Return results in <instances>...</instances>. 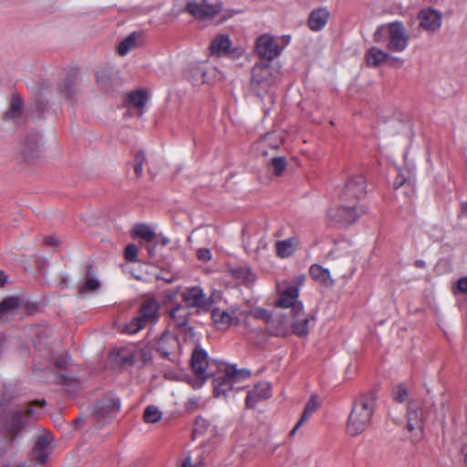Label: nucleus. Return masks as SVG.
I'll list each match as a JSON object with an SVG mask.
<instances>
[{
    "label": "nucleus",
    "mask_w": 467,
    "mask_h": 467,
    "mask_svg": "<svg viewBox=\"0 0 467 467\" xmlns=\"http://www.w3.org/2000/svg\"><path fill=\"white\" fill-rule=\"evenodd\" d=\"M425 418V405L421 401H410L407 410V429L410 432L415 431L416 441L422 436Z\"/></svg>",
    "instance_id": "0eeeda50"
},
{
    "label": "nucleus",
    "mask_w": 467,
    "mask_h": 467,
    "mask_svg": "<svg viewBox=\"0 0 467 467\" xmlns=\"http://www.w3.org/2000/svg\"><path fill=\"white\" fill-rule=\"evenodd\" d=\"M182 300L184 304L183 306L196 307L202 310H207L213 304L211 298H207L202 289L199 286H192L184 289L181 293Z\"/></svg>",
    "instance_id": "9b49d317"
},
{
    "label": "nucleus",
    "mask_w": 467,
    "mask_h": 467,
    "mask_svg": "<svg viewBox=\"0 0 467 467\" xmlns=\"http://www.w3.org/2000/svg\"><path fill=\"white\" fill-rule=\"evenodd\" d=\"M133 235L140 237L146 242H152L156 236L155 233L144 223H137L132 229Z\"/></svg>",
    "instance_id": "79ce46f5"
},
{
    "label": "nucleus",
    "mask_w": 467,
    "mask_h": 467,
    "mask_svg": "<svg viewBox=\"0 0 467 467\" xmlns=\"http://www.w3.org/2000/svg\"><path fill=\"white\" fill-rule=\"evenodd\" d=\"M120 355V359L122 361V363L124 364H133L134 362V358H135V353L133 352H130V351H121L119 353Z\"/></svg>",
    "instance_id": "3c124183"
},
{
    "label": "nucleus",
    "mask_w": 467,
    "mask_h": 467,
    "mask_svg": "<svg viewBox=\"0 0 467 467\" xmlns=\"http://www.w3.org/2000/svg\"><path fill=\"white\" fill-rule=\"evenodd\" d=\"M209 434L210 437L215 436L216 428L213 426L210 420L203 417H197L195 420L194 425V434Z\"/></svg>",
    "instance_id": "ea45409f"
},
{
    "label": "nucleus",
    "mask_w": 467,
    "mask_h": 467,
    "mask_svg": "<svg viewBox=\"0 0 467 467\" xmlns=\"http://www.w3.org/2000/svg\"><path fill=\"white\" fill-rule=\"evenodd\" d=\"M252 316L256 319H262V320L265 321L267 324V327H269V321H271L272 317H273L268 310H266L265 308H261V307L254 308L252 311Z\"/></svg>",
    "instance_id": "de8ad7c7"
},
{
    "label": "nucleus",
    "mask_w": 467,
    "mask_h": 467,
    "mask_svg": "<svg viewBox=\"0 0 467 467\" xmlns=\"http://www.w3.org/2000/svg\"><path fill=\"white\" fill-rule=\"evenodd\" d=\"M389 64L391 66V67H401L404 63V60L400 57H393L389 54V58H388V61Z\"/></svg>",
    "instance_id": "6e6d98bb"
},
{
    "label": "nucleus",
    "mask_w": 467,
    "mask_h": 467,
    "mask_svg": "<svg viewBox=\"0 0 467 467\" xmlns=\"http://www.w3.org/2000/svg\"><path fill=\"white\" fill-rule=\"evenodd\" d=\"M319 406L320 403L317 400V396L312 395L305 406L301 418L299 419L298 422L294 427V429L291 431V435H293L297 431V429L312 416V414L319 408Z\"/></svg>",
    "instance_id": "7c9ffc66"
},
{
    "label": "nucleus",
    "mask_w": 467,
    "mask_h": 467,
    "mask_svg": "<svg viewBox=\"0 0 467 467\" xmlns=\"http://www.w3.org/2000/svg\"><path fill=\"white\" fill-rule=\"evenodd\" d=\"M119 409V400L113 394H108L94 405L93 415L98 421L111 420Z\"/></svg>",
    "instance_id": "9d476101"
},
{
    "label": "nucleus",
    "mask_w": 467,
    "mask_h": 467,
    "mask_svg": "<svg viewBox=\"0 0 467 467\" xmlns=\"http://www.w3.org/2000/svg\"><path fill=\"white\" fill-rule=\"evenodd\" d=\"M331 267L336 275L348 279L353 275L355 271L354 258L350 254L335 257Z\"/></svg>",
    "instance_id": "a211bd4d"
},
{
    "label": "nucleus",
    "mask_w": 467,
    "mask_h": 467,
    "mask_svg": "<svg viewBox=\"0 0 467 467\" xmlns=\"http://www.w3.org/2000/svg\"><path fill=\"white\" fill-rule=\"evenodd\" d=\"M309 273L315 281L319 282L326 286H332L334 285L330 272L319 265H313L309 269Z\"/></svg>",
    "instance_id": "2f4dec72"
},
{
    "label": "nucleus",
    "mask_w": 467,
    "mask_h": 467,
    "mask_svg": "<svg viewBox=\"0 0 467 467\" xmlns=\"http://www.w3.org/2000/svg\"><path fill=\"white\" fill-rule=\"evenodd\" d=\"M42 152L40 135L36 132H30L26 135L20 145V154L27 162L35 161Z\"/></svg>",
    "instance_id": "ddd939ff"
},
{
    "label": "nucleus",
    "mask_w": 467,
    "mask_h": 467,
    "mask_svg": "<svg viewBox=\"0 0 467 467\" xmlns=\"http://www.w3.org/2000/svg\"><path fill=\"white\" fill-rule=\"evenodd\" d=\"M392 396L394 400L398 402H403L408 398V389L403 384L396 386L392 390Z\"/></svg>",
    "instance_id": "49530a36"
},
{
    "label": "nucleus",
    "mask_w": 467,
    "mask_h": 467,
    "mask_svg": "<svg viewBox=\"0 0 467 467\" xmlns=\"http://www.w3.org/2000/svg\"><path fill=\"white\" fill-rule=\"evenodd\" d=\"M290 325L295 335L305 337L309 333L310 323L315 320L314 316L304 310L303 305H296L294 310H288Z\"/></svg>",
    "instance_id": "1a4fd4ad"
},
{
    "label": "nucleus",
    "mask_w": 467,
    "mask_h": 467,
    "mask_svg": "<svg viewBox=\"0 0 467 467\" xmlns=\"http://www.w3.org/2000/svg\"><path fill=\"white\" fill-rule=\"evenodd\" d=\"M50 87H51L50 80H48V79L43 80L38 92L41 94H44L46 92V90L50 88Z\"/></svg>",
    "instance_id": "680f3d73"
},
{
    "label": "nucleus",
    "mask_w": 467,
    "mask_h": 467,
    "mask_svg": "<svg viewBox=\"0 0 467 467\" xmlns=\"http://www.w3.org/2000/svg\"><path fill=\"white\" fill-rule=\"evenodd\" d=\"M141 39V35L137 32H133L124 38L118 47V51L120 56L127 55L130 50L135 48L139 41Z\"/></svg>",
    "instance_id": "4c0bfd02"
},
{
    "label": "nucleus",
    "mask_w": 467,
    "mask_h": 467,
    "mask_svg": "<svg viewBox=\"0 0 467 467\" xmlns=\"http://www.w3.org/2000/svg\"><path fill=\"white\" fill-rule=\"evenodd\" d=\"M180 343L177 337L168 332L163 333L157 343V350L168 359L178 351Z\"/></svg>",
    "instance_id": "4be33fe9"
},
{
    "label": "nucleus",
    "mask_w": 467,
    "mask_h": 467,
    "mask_svg": "<svg viewBox=\"0 0 467 467\" xmlns=\"http://www.w3.org/2000/svg\"><path fill=\"white\" fill-rule=\"evenodd\" d=\"M270 395V384L267 382L258 383L253 390L248 392L245 400L246 406L254 408L259 400H266Z\"/></svg>",
    "instance_id": "393cba45"
},
{
    "label": "nucleus",
    "mask_w": 467,
    "mask_h": 467,
    "mask_svg": "<svg viewBox=\"0 0 467 467\" xmlns=\"http://www.w3.org/2000/svg\"><path fill=\"white\" fill-rule=\"evenodd\" d=\"M283 140L277 138L275 133L265 134V137L260 141V147L262 150V154L266 156L267 152L265 150L266 147H270L271 149L276 150L282 144Z\"/></svg>",
    "instance_id": "a19ab883"
},
{
    "label": "nucleus",
    "mask_w": 467,
    "mask_h": 467,
    "mask_svg": "<svg viewBox=\"0 0 467 467\" xmlns=\"http://www.w3.org/2000/svg\"><path fill=\"white\" fill-rule=\"evenodd\" d=\"M145 161H146V158H145V155H144V153L142 151H139L138 153H136V155L134 157V163L135 164L143 165Z\"/></svg>",
    "instance_id": "052dcab7"
},
{
    "label": "nucleus",
    "mask_w": 467,
    "mask_h": 467,
    "mask_svg": "<svg viewBox=\"0 0 467 467\" xmlns=\"http://www.w3.org/2000/svg\"><path fill=\"white\" fill-rule=\"evenodd\" d=\"M159 305L155 300H147L142 303L140 309V317L145 322H152L156 319Z\"/></svg>",
    "instance_id": "473e14b6"
},
{
    "label": "nucleus",
    "mask_w": 467,
    "mask_h": 467,
    "mask_svg": "<svg viewBox=\"0 0 467 467\" xmlns=\"http://www.w3.org/2000/svg\"><path fill=\"white\" fill-rule=\"evenodd\" d=\"M298 298V288L296 286L291 285L286 287L284 291L280 293L279 298L275 303L277 307H282L288 310H294L296 305H302L301 302L297 300Z\"/></svg>",
    "instance_id": "5701e85b"
},
{
    "label": "nucleus",
    "mask_w": 467,
    "mask_h": 467,
    "mask_svg": "<svg viewBox=\"0 0 467 467\" xmlns=\"http://www.w3.org/2000/svg\"><path fill=\"white\" fill-rule=\"evenodd\" d=\"M148 101V94L145 90L139 89L130 92L127 97V102L139 109V115L143 113V108Z\"/></svg>",
    "instance_id": "c9c22d12"
},
{
    "label": "nucleus",
    "mask_w": 467,
    "mask_h": 467,
    "mask_svg": "<svg viewBox=\"0 0 467 467\" xmlns=\"http://www.w3.org/2000/svg\"><path fill=\"white\" fill-rule=\"evenodd\" d=\"M134 171L138 177H140L143 173V165L134 163Z\"/></svg>",
    "instance_id": "0e129e2a"
},
{
    "label": "nucleus",
    "mask_w": 467,
    "mask_h": 467,
    "mask_svg": "<svg viewBox=\"0 0 467 467\" xmlns=\"http://www.w3.org/2000/svg\"><path fill=\"white\" fill-rule=\"evenodd\" d=\"M256 51L258 55L269 62L280 54L278 44L268 35H263L256 39Z\"/></svg>",
    "instance_id": "f3484780"
},
{
    "label": "nucleus",
    "mask_w": 467,
    "mask_h": 467,
    "mask_svg": "<svg viewBox=\"0 0 467 467\" xmlns=\"http://www.w3.org/2000/svg\"><path fill=\"white\" fill-rule=\"evenodd\" d=\"M274 80V69L269 62H260L253 67L250 88L257 96L266 93L273 85Z\"/></svg>",
    "instance_id": "20e7f679"
},
{
    "label": "nucleus",
    "mask_w": 467,
    "mask_h": 467,
    "mask_svg": "<svg viewBox=\"0 0 467 467\" xmlns=\"http://www.w3.org/2000/svg\"><path fill=\"white\" fill-rule=\"evenodd\" d=\"M197 257L201 261H209L212 258V253L208 248H201L197 252Z\"/></svg>",
    "instance_id": "603ef678"
},
{
    "label": "nucleus",
    "mask_w": 467,
    "mask_h": 467,
    "mask_svg": "<svg viewBox=\"0 0 467 467\" xmlns=\"http://www.w3.org/2000/svg\"><path fill=\"white\" fill-rule=\"evenodd\" d=\"M249 376L250 371L246 369L238 370L234 366L226 367L223 373L218 374L213 380L214 396L225 398L235 383Z\"/></svg>",
    "instance_id": "7ed1b4c3"
},
{
    "label": "nucleus",
    "mask_w": 467,
    "mask_h": 467,
    "mask_svg": "<svg viewBox=\"0 0 467 467\" xmlns=\"http://www.w3.org/2000/svg\"><path fill=\"white\" fill-rule=\"evenodd\" d=\"M286 167V160L285 157H273L269 162V168L273 174L280 176Z\"/></svg>",
    "instance_id": "37998d69"
},
{
    "label": "nucleus",
    "mask_w": 467,
    "mask_h": 467,
    "mask_svg": "<svg viewBox=\"0 0 467 467\" xmlns=\"http://www.w3.org/2000/svg\"><path fill=\"white\" fill-rule=\"evenodd\" d=\"M135 355L140 356L145 363L150 360V352L146 349H139Z\"/></svg>",
    "instance_id": "13d9d810"
},
{
    "label": "nucleus",
    "mask_w": 467,
    "mask_h": 467,
    "mask_svg": "<svg viewBox=\"0 0 467 467\" xmlns=\"http://www.w3.org/2000/svg\"><path fill=\"white\" fill-rule=\"evenodd\" d=\"M230 275L237 280L249 285L255 280L254 275L247 266H231L228 268Z\"/></svg>",
    "instance_id": "72a5a7b5"
},
{
    "label": "nucleus",
    "mask_w": 467,
    "mask_h": 467,
    "mask_svg": "<svg viewBox=\"0 0 467 467\" xmlns=\"http://www.w3.org/2000/svg\"><path fill=\"white\" fill-rule=\"evenodd\" d=\"M212 318L218 329H226L232 323V316L224 310L219 308L213 309L212 312Z\"/></svg>",
    "instance_id": "58836bf2"
},
{
    "label": "nucleus",
    "mask_w": 467,
    "mask_h": 467,
    "mask_svg": "<svg viewBox=\"0 0 467 467\" xmlns=\"http://www.w3.org/2000/svg\"><path fill=\"white\" fill-rule=\"evenodd\" d=\"M231 40L228 35H219L215 36L210 45V50L213 56L222 57L233 53L230 49Z\"/></svg>",
    "instance_id": "bb28decb"
},
{
    "label": "nucleus",
    "mask_w": 467,
    "mask_h": 467,
    "mask_svg": "<svg viewBox=\"0 0 467 467\" xmlns=\"http://www.w3.org/2000/svg\"><path fill=\"white\" fill-rule=\"evenodd\" d=\"M67 365V361L66 360H57L56 361V366L58 368H64Z\"/></svg>",
    "instance_id": "774afa93"
},
{
    "label": "nucleus",
    "mask_w": 467,
    "mask_h": 467,
    "mask_svg": "<svg viewBox=\"0 0 467 467\" xmlns=\"http://www.w3.org/2000/svg\"><path fill=\"white\" fill-rule=\"evenodd\" d=\"M52 450L53 447L51 445L50 436L48 434L39 436L33 450L35 462L37 464H44L52 452Z\"/></svg>",
    "instance_id": "412c9836"
},
{
    "label": "nucleus",
    "mask_w": 467,
    "mask_h": 467,
    "mask_svg": "<svg viewBox=\"0 0 467 467\" xmlns=\"http://www.w3.org/2000/svg\"><path fill=\"white\" fill-rule=\"evenodd\" d=\"M222 7L219 0H187L184 11L196 19L208 20L218 15Z\"/></svg>",
    "instance_id": "39448f33"
},
{
    "label": "nucleus",
    "mask_w": 467,
    "mask_h": 467,
    "mask_svg": "<svg viewBox=\"0 0 467 467\" xmlns=\"http://www.w3.org/2000/svg\"><path fill=\"white\" fill-rule=\"evenodd\" d=\"M410 182V180L406 178L403 174H399L394 180L393 185L394 188H400L405 183Z\"/></svg>",
    "instance_id": "864d4df0"
},
{
    "label": "nucleus",
    "mask_w": 467,
    "mask_h": 467,
    "mask_svg": "<svg viewBox=\"0 0 467 467\" xmlns=\"http://www.w3.org/2000/svg\"><path fill=\"white\" fill-rule=\"evenodd\" d=\"M8 283V276L4 271H0V286H4Z\"/></svg>",
    "instance_id": "e2e57ef3"
},
{
    "label": "nucleus",
    "mask_w": 467,
    "mask_h": 467,
    "mask_svg": "<svg viewBox=\"0 0 467 467\" xmlns=\"http://www.w3.org/2000/svg\"><path fill=\"white\" fill-rule=\"evenodd\" d=\"M364 213L365 210L357 203L350 205L343 204L339 207L329 209L327 216L335 223L346 227L355 223Z\"/></svg>",
    "instance_id": "423d86ee"
},
{
    "label": "nucleus",
    "mask_w": 467,
    "mask_h": 467,
    "mask_svg": "<svg viewBox=\"0 0 467 467\" xmlns=\"http://www.w3.org/2000/svg\"><path fill=\"white\" fill-rule=\"evenodd\" d=\"M170 316L184 340H192L195 337L194 330L188 325L190 311L187 307L177 306L170 312Z\"/></svg>",
    "instance_id": "f8f14e48"
},
{
    "label": "nucleus",
    "mask_w": 467,
    "mask_h": 467,
    "mask_svg": "<svg viewBox=\"0 0 467 467\" xmlns=\"http://www.w3.org/2000/svg\"><path fill=\"white\" fill-rule=\"evenodd\" d=\"M20 299L17 296H8L0 303V321L13 315L19 307Z\"/></svg>",
    "instance_id": "f704fd0d"
},
{
    "label": "nucleus",
    "mask_w": 467,
    "mask_h": 467,
    "mask_svg": "<svg viewBox=\"0 0 467 467\" xmlns=\"http://www.w3.org/2000/svg\"><path fill=\"white\" fill-rule=\"evenodd\" d=\"M329 18V13L326 8H319L310 13L308 18L309 27L314 31H318L325 26Z\"/></svg>",
    "instance_id": "c85d7f7f"
},
{
    "label": "nucleus",
    "mask_w": 467,
    "mask_h": 467,
    "mask_svg": "<svg viewBox=\"0 0 467 467\" xmlns=\"http://www.w3.org/2000/svg\"><path fill=\"white\" fill-rule=\"evenodd\" d=\"M410 36L401 22L389 23V38L386 48L389 52H403L409 44Z\"/></svg>",
    "instance_id": "6e6552de"
},
{
    "label": "nucleus",
    "mask_w": 467,
    "mask_h": 467,
    "mask_svg": "<svg viewBox=\"0 0 467 467\" xmlns=\"http://www.w3.org/2000/svg\"><path fill=\"white\" fill-rule=\"evenodd\" d=\"M98 84L105 91L109 92L117 89L122 85L119 73L114 67H103L97 73Z\"/></svg>",
    "instance_id": "dca6fc26"
},
{
    "label": "nucleus",
    "mask_w": 467,
    "mask_h": 467,
    "mask_svg": "<svg viewBox=\"0 0 467 467\" xmlns=\"http://www.w3.org/2000/svg\"><path fill=\"white\" fill-rule=\"evenodd\" d=\"M185 407L188 410H194L195 409H197L199 407V399H197V398L189 399L185 404Z\"/></svg>",
    "instance_id": "4d7b16f0"
},
{
    "label": "nucleus",
    "mask_w": 467,
    "mask_h": 467,
    "mask_svg": "<svg viewBox=\"0 0 467 467\" xmlns=\"http://www.w3.org/2000/svg\"><path fill=\"white\" fill-rule=\"evenodd\" d=\"M59 93L67 102L75 100L78 91L77 78L73 75H67L57 86Z\"/></svg>",
    "instance_id": "b1692460"
},
{
    "label": "nucleus",
    "mask_w": 467,
    "mask_h": 467,
    "mask_svg": "<svg viewBox=\"0 0 467 467\" xmlns=\"http://www.w3.org/2000/svg\"><path fill=\"white\" fill-rule=\"evenodd\" d=\"M137 254H138V247L133 244H130L125 248V259L128 262H136L137 261Z\"/></svg>",
    "instance_id": "8fccbe9b"
},
{
    "label": "nucleus",
    "mask_w": 467,
    "mask_h": 467,
    "mask_svg": "<svg viewBox=\"0 0 467 467\" xmlns=\"http://www.w3.org/2000/svg\"><path fill=\"white\" fill-rule=\"evenodd\" d=\"M85 417H78L75 420V424L78 426V427H80L83 425V423L85 422Z\"/></svg>",
    "instance_id": "338daca9"
},
{
    "label": "nucleus",
    "mask_w": 467,
    "mask_h": 467,
    "mask_svg": "<svg viewBox=\"0 0 467 467\" xmlns=\"http://www.w3.org/2000/svg\"><path fill=\"white\" fill-rule=\"evenodd\" d=\"M366 194V181L362 175H355L347 182L343 193V202L358 201Z\"/></svg>",
    "instance_id": "4468645a"
},
{
    "label": "nucleus",
    "mask_w": 467,
    "mask_h": 467,
    "mask_svg": "<svg viewBox=\"0 0 467 467\" xmlns=\"http://www.w3.org/2000/svg\"><path fill=\"white\" fill-rule=\"evenodd\" d=\"M45 241H46V244H47L49 245H55L57 244V240L54 236L46 237Z\"/></svg>",
    "instance_id": "69168bd1"
},
{
    "label": "nucleus",
    "mask_w": 467,
    "mask_h": 467,
    "mask_svg": "<svg viewBox=\"0 0 467 467\" xmlns=\"http://www.w3.org/2000/svg\"><path fill=\"white\" fill-rule=\"evenodd\" d=\"M457 290L462 294H467V277H462L458 280Z\"/></svg>",
    "instance_id": "5fc2aeb1"
},
{
    "label": "nucleus",
    "mask_w": 467,
    "mask_h": 467,
    "mask_svg": "<svg viewBox=\"0 0 467 467\" xmlns=\"http://www.w3.org/2000/svg\"><path fill=\"white\" fill-rule=\"evenodd\" d=\"M145 324L146 323L138 316L125 326L124 330L129 334H135L140 331Z\"/></svg>",
    "instance_id": "a18cd8bd"
},
{
    "label": "nucleus",
    "mask_w": 467,
    "mask_h": 467,
    "mask_svg": "<svg viewBox=\"0 0 467 467\" xmlns=\"http://www.w3.org/2000/svg\"><path fill=\"white\" fill-rule=\"evenodd\" d=\"M181 467H203L202 463L201 462H197L195 463L192 462V460L190 457L186 458Z\"/></svg>",
    "instance_id": "bf43d9fd"
},
{
    "label": "nucleus",
    "mask_w": 467,
    "mask_h": 467,
    "mask_svg": "<svg viewBox=\"0 0 467 467\" xmlns=\"http://www.w3.org/2000/svg\"><path fill=\"white\" fill-rule=\"evenodd\" d=\"M291 328L288 312L276 313L275 317L269 321L268 331L276 337H285Z\"/></svg>",
    "instance_id": "aec40b11"
},
{
    "label": "nucleus",
    "mask_w": 467,
    "mask_h": 467,
    "mask_svg": "<svg viewBox=\"0 0 467 467\" xmlns=\"http://www.w3.org/2000/svg\"><path fill=\"white\" fill-rule=\"evenodd\" d=\"M45 405V400H38L16 409L10 421V433L12 437L15 438L29 420L38 418Z\"/></svg>",
    "instance_id": "f03ea898"
},
{
    "label": "nucleus",
    "mask_w": 467,
    "mask_h": 467,
    "mask_svg": "<svg viewBox=\"0 0 467 467\" xmlns=\"http://www.w3.org/2000/svg\"><path fill=\"white\" fill-rule=\"evenodd\" d=\"M208 367L207 353L199 348H196L192 355V368L198 378L204 380L205 371Z\"/></svg>",
    "instance_id": "a878e982"
},
{
    "label": "nucleus",
    "mask_w": 467,
    "mask_h": 467,
    "mask_svg": "<svg viewBox=\"0 0 467 467\" xmlns=\"http://www.w3.org/2000/svg\"><path fill=\"white\" fill-rule=\"evenodd\" d=\"M386 36H389V24L379 26L373 35V39L377 43H381L384 41Z\"/></svg>",
    "instance_id": "09e8293b"
},
{
    "label": "nucleus",
    "mask_w": 467,
    "mask_h": 467,
    "mask_svg": "<svg viewBox=\"0 0 467 467\" xmlns=\"http://www.w3.org/2000/svg\"><path fill=\"white\" fill-rule=\"evenodd\" d=\"M161 411L153 405L148 406L143 413L144 420L147 423H156L161 419Z\"/></svg>",
    "instance_id": "c03bdc74"
},
{
    "label": "nucleus",
    "mask_w": 467,
    "mask_h": 467,
    "mask_svg": "<svg viewBox=\"0 0 467 467\" xmlns=\"http://www.w3.org/2000/svg\"><path fill=\"white\" fill-rule=\"evenodd\" d=\"M376 400L377 391L375 389L361 393L354 400L347 424V431L349 435H359L370 425Z\"/></svg>",
    "instance_id": "f257e3e1"
},
{
    "label": "nucleus",
    "mask_w": 467,
    "mask_h": 467,
    "mask_svg": "<svg viewBox=\"0 0 467 467\" xmlns=\"http://www.w3.org/2000/svg\"><path fill=\"white\" fill-rule=\"evenodd\" d=\"M101 286L100 281L97 277L93 266L88 265L86 267L84 278L78 283V293L80 296H86L97 292Z\"/></svg>",
    "instance_id": "6ab92c4d"
},
{
    "label": "nucleus",
    "mask_w": 467,
    "mask_h": 467,
    "mask_svg": "<svg viewBox=\"0 0 467 467\" xmlns=\"http://www.w3.org/2000/svg\"><path fill=\"white\" fill-rule=\"evenodd\" d=\"M23 112V102L19 96L13 95L8 109L4 113V119L8 121H17Z\"/></svg>",
    "instance_id": "c756f323"
},
{
    "label": "nucleus",
    "mask_w": 467,
    "mask_h": 467,
    "mask_svg": "<svg viewBox=\"0 0 467 467\" xmlns=\"http://www.w3.org/2000/svg\"><path fill=\"white\" fill-rule=\"evenodd\" d=\"M419 25L428 32H435L441 26V13L434 8L427 7L421 9L418 14Z\"/></svg>",
    "instance_id": "2eb2a0df"
},
{
    "label": "nucleus",
    "mask_w": 467,
    "mask_h": 467,
    "mask_svg": "<svg viewBox=\"0 0 467 467\" xmlns=\"http://www.w3.org/2000/svg\"><path fill=\"white\" fill-rule=\"evenodd\" d=\"M296 245L297 242L295 238L276 242L275 248L277 255L281 258L291 256L295 253Z\"/></svg>",
    "instance_id": "e433bc0d"
},
{
    "label": "nucleus",
    "mask_w": 467,
    "mask_h": 467,
    "mask_svg": "<svg viewBox=\"0 0 467 467\" xmlns=\"http://www.w3.org/2000/svg\"><path fill=\"white\" fill-rule=\"evenodd\" d=\"M388 58H389V52L379 47H370L366 53V61L369 67H379L385 64Z\"/></svg>",
    "instance_id": "cd10ccee"
}]
</instances>
